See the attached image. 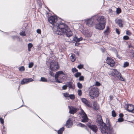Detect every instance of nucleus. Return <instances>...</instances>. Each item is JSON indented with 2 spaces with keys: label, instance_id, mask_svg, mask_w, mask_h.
Returning <instances> with one entry per match:
<instances>
[{
  "label": "nucleus",
  "instance_id": "nucleus-34",
  "mask_svg": "<svg viewBox=\"0 0 134 134\" xmlns=\"http://www.w3.org/2000/svg\"><path fill=\"white\" fill-rule=\"evenodd\" d=\"M69 97L70 99H73L75 98V96L74 94H70L69 95Z\"/></svg>",
  "mask_w": 134,
  "mask_h": 134
},
{
  "label": "nucleus",
  "instance_id": "nucleus-38",
  "mask_svg": "<svg viewBox=\"0 0 134 134\" xmlns=\"http://www.w3.org/2000/svg\"><path fill=\"white\" fill-rule=\"evenodd\" d=\"M80 114L81 115H82V116H85L87 115L86 114L85 112L82 110H81V113Z\"/></svg>",
  "mask_w": 134,
  "mask_h": 134
},
{
  "label": "nucleus",
  "instance_id": "nucleus-23",
  "mask_svg": "<svg viewBox=\"0 0 134 134\" xmlns=\"http://www.w3.org/2000/svg\"><path fill=\"white\" fill-rule=\"evenodd\" d=\"M82 118H83V119L81 120L82 122H85L88 121V118L87 115L82 116Z\"/></svg>",
  "mask_w": 134,
  "mask_h": 134
},
{
  "label": "nucleus",
  "instance_id": "nucleus-49",
  "mask_svg": "<svg viewBox=\"0 0 134 134\" xmlns=\"http://www.w3.org/2000/svg\"><path fill=\"white\" fill-rule=\"evenodd\" d=\"M33 46V44L32 43H29L28 44V48H31Z\"/></svg>",
  "mask_w": 134,
  "mask_h": 134
},
{
  "label": "nucleus",
  "instance_id": "nucleus-21",
  "mask_svg": "<svg viewBox=\"0 0 134 134\" xmlns=\"http://www.w3.org/2000/svg\"><path fill=\"white\" fill-rule=\"evenodd\" d=\"M117 77L121 81H124V79L122 76L121 75L120 73H119V74L116 76V77Z\"/></svg>",
  "mask_w": 134,
  "mask_h": 134
},
{
  "label": "nucleus",
  "instance_id": "nucleus-24",
  "mask_svg": "<svg viewBox=\"0 0 134 134\" xmlns=\"http://www.w3.org/2000/svg\"><path fill=\"white\" fill-rule=\"evenodd\" d=\"M75 55L74 54H72L70 57V59L72 62H74L75 59Z\"/></svg>",
  "mask_w": 134,
  "mask_h": 134
},
{
  "label": "nucleus",
  "instance_id": "nucleus-29",
  "mask_svg": "<svg viewBox=\"0 0 134 134\" xmlns=\"http://www.w3.org/2000/svg\"><path fill=\"white\" fill-rule=\"evenodd\" d=\"M85 36L87 37H89L91 36V34L89 32L88 33V32L87 31L85 32Z\"/></svg>",
  "mask_w": 134,
  "mask_h": 134
},
{
  "label": "nucleus",
  "instance_id": "nucleus-55",
  "mask_svg": "<svg viewBox=\"0 0 134 134\" xmlns=\"http://www.w3.org/2000/svg\"><path fill=\"white\" fill-rule=\"evenodd\" d=\"M37 33L40 34L41 33V30L40 29H38L37 30Z\"/></svg>",
  "mask_w": 134,
  "mask_h": 134
},
{
  "label": "nucleus",
  "instance_id": "nucleus-5",
  "mask_svg": "<svg viewBox=\"0 0 134 134\" xmlns=\"http://www.w3.org/2000/svg\"><path fill=\"white\" fill-rule=\"evenodd\" d=\"M96 17H93L87 20L86 24L89 26L91 27L94 25L95 23L96 22Z\"/></svg>",
  "mask_w": 134,
  "mask_h": 134
},
{
  "label": "nucleus",
  "instance_id": "nucleus-36",
  "mask_svg": "<svg viewBox=\"0 0 134 134\" xmlns=\"http://www.w3.org/2000/svg\"><path fill=\"white\" fill-rule=\"evenodd\" d=\"M124 120L123 118H120L118 119V121L119 122H122Z\"/></svg>",
  "mask_w": 134,
  "mask_h": 134
},
{
  "label": "nucleus",
  "instance_id": "nucleus-45",
  "mask_svg": "<svg viewBox=\"0 0 134 134\" xmlns=\"http://www.w3.org/2000/svg\"><path fill=\"white\" fill-rule=\"evenodd\" d=\"M126 33L127 35L129 36L131 35V32L129 30L127 31Z\"/></svg>",
  "mask_w": 134,
  "mask_h": 134
},
{
  "label": "nucleus",
  "instance_id": "nucleus-51",
  "mask_svg": "<svg viewBox=\"0 0 134 134\" xmlns=\"http://www.w3.org/2000/svg\"><path fill=\"white\" fill-rule=\"evenodd\" d=\"M0 121L2 124H4V120L2 118H0Z\"/></svg>",
  "mask_w": 134,
  "mask_h": 134
},
{
  "label": "nucleus",
  "instance_id": "nucleus-2",
  "mask_svg": "<svg viewBox=\"0 0 134 134\" xmlns=\"http://www.w3.org/2000/svg\"><path fill=\"white\" fill-rule=\"evenodd\" d=\"M105 19L104 16L96 18V28L99 30H103L105 27Z\"/></svg>",
  "mask_w": 134,
  "mask_h": 134
},
{
  "label": "nucleus",
  "instance_id": "nucleus-8",
  "mask_svg": "<svg viewBox=\"0 0 134 134\" xmlns=\"http://www.w3.org/2000/svg\"><path fill=\"white\" fill-rule=\"evenodd\" d=\"M57 19L56 16H52L48 18L49 22L53 25V26L55 24L57 23Z\"/></svg>",
  "mask_w": 134,
  "mask_h": 134
},
{
  "label": "nucleus",
  "instance_id": "nucleus-58",
  "mask_svg": "<svg viewBox=\"0 0 134 134\" xmlns=\"http://www.w3.org/2000/svg\"><path fill=\"white\" fill-rule=\"evenodd\" d=\"M77 38L76 36L74 37L73 39L74 41L75 42L77 41Z\"/></svg>",
  "mask_w": 134,
  "mask_h": 134
},
{
  "label": "nucleus",
  "instance_id": "nucleus-41",
  "mask_svg": "<svg viewBox=\"0 0 134 134\" xmlns=\"http://www.w3.org/2000/svg\"><path fill=\"white\" fill-rule=\"evenodd\" d=\"M34 64L33 63L31 62L29 64V68H31L33 66Z\"/></svg>",
  "mask_w": 134,
  "mask_h": 134
},
{
  "label": "nucleus",
  "instance_id": "nucleus-30",
  "mask_svg": "<svg viewBox=\"0 0 134 134\" xmlns=\"http://www.w3.org/2000/svg\"><path fill=\"white\" fill-rule=\"evenodd\" d=\"M77 87L80 89L82 88V84L79 82H78L77 83Z\"/></svg>",
  "mask_w": 134,
  "mask_h": 134
},
{
  "label": "nucleus",
  "instance_id": "nucleus-35",
  "mask_svg": "<svg viewBox=\"0 0 134 134\" xmlns=\"http://www.w3.org/2000/svg\"><path fill=\"white\" fill-rule=\"evenodd\" d=\"M129 65V63L127 62H126L124 63V64L123 66L125 68L127 67Z\"/></svg>",
  "mask_w": 134,
  "mask_h": 134
},
{
  "label": "nucleus",
  "instance_id": "nucleus-42",
  "mask_svg": "<svg viewBox=\"0 0 134 134\" xmlns=\"http://www.w3.org/2000/svg\"><path fill=\"white\" fill-rule=\"evenodd\" d=\"M68 86L67 85H64L62 87V89L63 90H66L67 89Z\"/></svg>",
  "mask_w": 134,
  "mask_h": 134
},
{
  "label": "nucleus",
  "instance_id": "nucleus-4",
  "mask_svg": "<svg viewBox=\"0 0 134 134\" xmlns=\"http://www.w3.org/2000/svg\"><path fill=\"white\" fill-rule=\"evenodd\" d=\"M98 92L97 89L92 88L89 92V94L92 99L97 97L98 96Z\"/></svg>",
  "mask_w": 134,
  "mask_h": 134
},
{
  "label": "nucleus",
  "instance_id": "nucleus-54",
  "mask_svg": "<svg viewBox=\"0 0 134 134\" xmlns=\"http://www.w3.org/2000/svg\"><path fill=\"white\" fill-rule=\"evenodd\" d=\"M100 84L98 82L96 81V85L97 86H99Z\"/></svg>",
  "mask_w": 134,
  "mask_h": 134
},
{
  "label": "nucleus",
  "instance_id": "nucleus-46",
  "mask_svg": "<svg viewBox=\"0 0 134 134\" xmlns=\"http://www.w3.org/2000/svg\"><path fill=\"white\" fill-rule=\"evenodd\" d=\"M78 95L79 96H80L82 94L81 91L80 90H79L78 91Z\"/></svg>",
  "mask_w": 134,
  "mask_h": 134
},
{
  "label": "nucleus",
  "instance_id": "nucleus-6",
  "mask_svg": "<svg viewBox=\"0 0 134 134\" xmlns=\"http://www.w3.org/2000/svg\"><path fill=\"white\" fill-rule=\"evenodd\" d=\"M59 66L58 65L57 62H52L50 63V69L52 71L57 70L58 69Z\"/></svg>",
  "mask_w": 134,
  "mask_h": 134
},
{
  "label": "nucleus",
  "instance_id": "nucleus-63",
  "mask_svg": "<svg viewBox=\"0 0 134 134\" xmlns=\"http://www.w3.org/2000/svg\"><path fill=\"white\" fill-rule=\"evenodd\" d=\"M113 99V97L111 96H110V99L111 100Z\"/></svg>",
  "mask_w": 134,
  "mask_h": 134
},
{
  "label": "nucleus",
  "instance_id": "nucleus-14",
  "mask_svg": "<svg viewBox=\"0 0 134 134\" xmlns=\"http://www.w3.org/2000/svg\"><path fill=\"white\" fill-rule=\"evenodd\" d=\"M73 125L72 121L69 119L68 120L66 121L65 126L67 127L70 128Z\"/></svg>",
  "mask_w": 134,
  "mask_h": 134
},
{
  "label": "nucleus",
  "instance_id": "nucleus-50",
  "mask_svg": "<svg viewBox=\"0 0 134 134\" xmlns=\"http://www.w3.org/2000/svg\"><path fill=\"white\" fill-rule=\"evenodd\" d=\"M19 70L21 71H23L24 70L25 68L24 66H22L19 68Z\"/></svg>",
  "mask_w": 134,
  "mask_h": 134
},
{
  "label": "nucleus",
  "instance_id": "nucleus-12",
  "mask_svg": "<svg viewBox=\"0 0 134 134\" xmlns=\"http://www.w3.org/2000/svg\"><path fill=\"white\" fill-rule=\"evenodd\" d=\"M68 87L69 89H72L74 90L75 88L74 83L72 81H70L67 83Z\"/></svg>",
  "mask_w": 134,
  "mask_h": 134
},
{
  "label": "nucleus",
  "instance_id": "nucleus-1",
  "mask_svg": "<svg viewBox=\"0 0 134 134\" xmlns=\"http://www.w3.org/2000/svg\"><path fill=\"white\" fill-rule=\"evenodd\" d=\"M53 30L55 35L58 37L65 35L67 37H70L72 35V32L67 25L61 22H57L55 24Z\"/></svg>",
  "mask_w": 134,
  "mask_h": 134
},
{
  "label": "nucleus",
  "instance_id": "nucleus-15",
  "mask_svg": "<svg viewBox=\"0 0 134 134\" xmlns=\"http://www.w3.org/2000/svg\"><path fill=\"white\" fill-rule=\"evenodd\" d=\"M81 100L82 102L84 103L86 105L89 107H91V106L90 104V102H88V101L85 98H82L81 99Z\"/></svg>",
  "mask_w": 134,
  "mask_h": 134
},
{
  "label": "nucleus",
  "instance_id": "nucleus-61",
  "mask_svg": "<svg viewBox=\"0 0 134 134\" xmlns=\"http://www.w3.org/2000/svg\"><path fill=\"white\" fill-rule=\"evenodd\" d=\"M24 25L25 26V28H26V26H27V24H26L25 23L24 24Z\"/></svg>",
  "mask_w": 134,
  "mask_h": 134
},
{
  "label": "nucleus",
  "instance_id": "nucleus-62",
  "mask_svg": "<svg viewBox=\"0 0 134 134\" xmlns=\"http://www.w3.org/2000/svg\"><path fill=\"white\" fill-rule=\"evenodd\" d=\"M80 41V40H79V39L78 38H77V41H76V42H79Z\"/></svg>",
  "mask_w": 134,
  "mask_h": 134
},
{
  "label": "nucleus",
  "instance_id": "nucleus-48",
  "mask_svg": "<svg viewBox=\"0 0 134 134\" xmlns=\"http://www.w3.org/2000/svg\"><path fill=\"white\" fill-rule=\"evenodd\" d=\"M77 68L80 69L82 68L83 67V65H82L80 64L77 66Z\"/></svg>",
  "mask_w": 134,
  "mask_h": 134
},
{
  "label": "nucleus",
  "instance_id": "nucleus-47",
  "mask_svg": "<svg viewBox=\"0 0 134 134\" xmlns=\"http://www.w3.org/2000/svg\"><path fill=\"white\" fill-rule=\"evenodd\" d=\"M20 35L22 36H25V32L23 31L22 32H21L20 33Z\"/></svg>",
  "mask_w": 134,
  "mask_h": 134
},
{
  "label": "nucleus",
  "instance_id": "nucleus-7",
  "mask_svg": "<svg viewBox=\"0 0 134 134\" xmlns=\"http://www.w3.org/2000/svg\"><path fill=\"white\" fill-rule=\"evenodd\" d=\"M64 75V74L62 71H60L57 72L55 75V79L56 81L58 83H62V82L59 80L58 79V78L60 76Z\"/></svg>",
  "mask_w": 134,
  "mask_h": 134
},
{
  "label": "nucleus",
  "instance_id": "nucleus-32",
  "mask_svg": "<svg viewBox=\"0 0 134 134\" xmlns=\"http://www.w3.org/2000/svg\"><path fill=\"white\" fill-rule=\"evenodd\" d=\"M77 126H80L81 127H84L85 126L84 124L81 123H79L77 124Z\"/></svg>",
  "mask_w": 134,
  "mask_h": 134
},
{
  "label": "nucleus",
  "instance_id": "nucleus-3",
  "mask_svg": "<svg viewBox=\"0 0 134 134\" xmlns=\"http://www.w3.org/2000/svg\"><path fill=\"white\" fill-rule=\"evenodd\" d=\"M99 129L103 134H108L107 132L106 129L107 126L106 124L102 122L99 124Z\"/></svg>",
  "mask_w": 134,
  "mask_h": 134
},
{
  "label": "nucleus",
  "instance_id": "nucleus-59",
  "mask_svg": "<svg viewBox=\"0 0 134 134\" xmlns=\"http://www.w3.org/2000/svg\"><path fill=\"white\" fill-rule=\"evenodd\" d=\"M79 44L77 43V42H76L75 43V45L76 46H78Z\"/></svg>",
  "mask_w": 134,
  "mask_h": 134
},
{
  "label": "nucleus",
  "instance_id": "nucleus-13",
  "mask_svg": "<svg viewBox=\"0 0 134 134\" xmlns=\"http://www.w3.org/2000/svg\"><path fill=\"white\" fill-rule=\"evenodd\" d=\"M68 107L70 113L73 114L77 111L76 108L74 107H72L71 108L70 106H68Z\"/></svg>",
  "mask_w": 134,
  "mask_h": 134
},
{
  "label": "nucleus",
  "instance_id": "nucleus-25",
  "mask_svg": "<svg viewBox=\"0 0 134 134\" xmlns=\"http://www.w3.org/2000/svg\"><path fill=\"white\" fill-rule=\"evenodd\" d=\"M64 130V127L61 128L58 131V134H62Z\"/></svg>",
  "mask_w": 134,
  "mask_h": 134
},
{
  "label": "nucleus",
  "instance_id": "nucleus-11",
  "mask_svg": "<svg viewBox=\"0 0 134 134\" xmlns=\"http://www.w3.org/2000/svg\"><path fill=\"white\" fill-rule=\"evenodd\" d=\"M34 80L32 78L24 79L21 81V84L22 85L25 84L27 83L32 81Z\"/></svg>",
  "mask_w": 134,
  "mask_h": 134
},
{
  "label": "nucleus",
  "instance_id": "nucleus-20",
  "mask_svg": "<svg viewBox=\"0 0 134 134\" xmlns=\"http://www.w3.org/2000/svg\"><path fill=\"white\" fill-rule=\"evenodd\" d=\"M93 108L96 110H98L99 108V105L96 102H93Z\"/></svg>",
  "mask_w": 134,
  "mask_h": 134
},
{
  "label": "nucleus",
  "instance_id": "nucleus-27",
  "mask_svg": "<svg viewBox=\"0 0 134 134\" xmlns=\"http://www.w3.org/2000/svg\"><path fill=\"white\" fill-rule=\"evenodd\" d=\"M106 124L107 125V126H109L111 125L110 122V121L108 118H107L106 119Z\"/></svg>",
  "mask_w": 134,
  "mask_h": 134
},
{
  "label": "nucleus",
  "instance_id": "nucleus-22",
  "mask_svg": "<svg viewBox=\"0 0 134 134\" xmlns=\"http://www.w3.org/2000/svg\"><path fill=\"white\" fill-rule=\"evenodd\" d=\"M114 72L112 73V74L113 76L116 77V76L119 74V73L117 70L115 69H114Z\"/></svg>",
  "mask_w": 134,
  "mask_h": 134
},
{
  "label": "nucleus",
  "instance_id": "nucleus-53",
  "mask_svg": "<svg viewBox=\"0 0 134 134\" xmlns=\"http://www.w3.org/2000/svg\"><path fill=\"white\" fill-rule=\"evenodd\" d=\"M49 74L52 76H53L54 75V74L52 71H50Z\"/></svg>",
  "mask_w": 134,
  "mask_h": 134
},
{
  "label": "nucleus",
  "instance_id": "nucleus-52",
  "mask_svg": "<svg viewBox=\"0 0 134 134\" xmlns=\"http://www.w3.org/2000/svg\"><path fill=\"white\" fill-rule=\"evenodd\" d=\"M115 30L116 33H117L118 35L120 34V32L119 29L116 28V29Z\"/></svg>",
  "mask_w": 134,
  "mask_h": 134
},
{
  "label": "nucleus",
  "instance_id": "nucleus-57",
  "mask_svg": "<svg viewBox=\"0 0 134 134\" xmlns=\"http://www.w3.org/2000/svg\"><path fill=\"white\" fill-rule=\"evenodd\" d=\"M87 125L89 128H90V127L91 126V125H92L90 122H88L87 123Z\"/></svg>",
  "mask_w": 134,
  "mask_h": 134
},
{
  "label": "nucleus",
  "instance_id": "nucleus-9",
  "mask_svg": "<svg viewBox=\"0 0 134 134\" xmlns=\"http://www.w3.org/2000/svg\"><path fill=\"white\" fill-rule=\"evenodd\" d=\"M106 61L107 64L109 65L110 66L113 67L114 66L115 62L112 58L107 57Z\"/></svg>",
  "mask_w": 134,
  "mask_h": 134
},
{
  "label": "nucleus",
  "instance_id": "nucleus-33",
  "mask_svg": "<svg viewBox=\"0 0 134 134\" xmlns=\"http://www.w3.org/2000/svg\"><path fill=\"white\" fill-rule=\"evenodd\" d=\"M112 115L113 117H115L116 116V114L115 111L114 110H113L112 111Z\"/></svg>",
  "mask_w": 134,
  "mask_h": 134
},
{
  "label": "nucleus",
  "instance_id": "nucleus-40",
  "mask_svg": "<svg viewBox=\"0 0 134 134\" xmlns=\"http://www.w3.org/2000/svg\"><path fill=\"white\" fill-rule=\"evenodd\" d=\"M123 39L125 40H127L129 39V37L127 36H125L123 37Z\"/></svg>",
  "mask_w": 134,
  "mask_h": 134
},
{
  "label": "nucleus",
  "instance_id": "nucleus-17",
  "mask_svg": "<svg viewBox=\"0 0 134 134\" xmlns=\"http://www.w3.org/2000/svg\"><path fill=\"white\" fill-rule=\"evenodd\" d=\"M115 23L120 27H123V25L122 24V20L118 19L117 20H115Z\"/></svg>",
  "mask_w": 134,
  "mask_h": 134
},
{
  "label": "nucleus",
  "instance_id": "nucleus-56",
  "mask_svg": "<svg viewBox=\"0 0 134 134\" xmlns=\"http://www.w3.org/2000/svg\"><path fill=\"white\" fill-rule=\"evenodd\" d=\"M119 116L120 117V118H122V117L124 116L123 114L122 113H120L119 114Z\"/></svg>",
  "mask_w": 134,
  "mask_h": 134
},
{
  "label": "nucleus",
  "instance_id": "nucleus-10",
  "mask_svg": "<svg viewBox=\"0 0 134 134\" xmlns=\"http://www.w3.org/2000/svg\"><path fill=\"white\" fill-rule=\"evenodd\" d=\"M127 110L129 112L134 113V106L132 104H130L127 105Z\"/></svg>",
  "mask_w": 134,
  "mask_h": 134
},
{
  "label": "nucleus",
  "instance_id": "nucleus-43",
  "mask_svg": "<svg viewBox=\"0 0 134 134\" xmlns=\"http://www.w3.org/2000/svg\"><path fill=\"white\" fill-rule=\"evenodd\" d=\"M77 71L78 70L76 68H74L72 69V72H73L74 73L75 72H77Z\"/></svg>",
  "mask_w": 134,
  "mask_h": 134
},
{
  "label": "nucleus",
  "instance_id": "nucleus-64",
  "mask_svg": "<svg viewBox=\"0 0 134 134\" xmlns=\"http://www.w3.org/2000/svg\"><path fill=\"white\" fill-rule=\"evenodd\" d=\"M28 51H31V48H28Z\"/></svg>",
  "mask_w": 134,
  "mask_h": 134
},
{
  "label": "nucleus",
  "instance_id": "nucleus-39",
  "mask_svg": "<svg viewBox=\"0 0 134 134\" xmlns=\"http://www.w3.org/2000/svg\"><path fill=\"white\" fill-rule=\"evenodd\" d=\"M64 96L66 97H69V95L68 93L66 92L63 94Z\"/></svg>",
  "mask_w": 134,
  "mask_h": 134
},
{
  "label": "nucleus",
  "instance_id": "nucleus-16",
  "mask_svg": "<svg viewBox=\"0 0 134 134\" xmlns=\"http://www.w3.org/2000/svg\"><path fill=\"white\" fill-rule=\"evenodd\" d=\"M107 130L109 134H111L114 132V130L111 125L107 126L106 130Z\"/></svg>",
  "mask_w": 134,
  "mask_h": 134
},
{
  "label": "nucleus",
  "instance_id": "nucleus-26",
  "mask_svg": "<svg viewBox=\"0 0 134 134\" xmlns=\"http://www.w3.org/2000/svg\"><path fill=\"white\" fill-rule=\"evenodd\" d=\"M109 26H107V27L106 30L104 31V34H105L106 35L109 32Z\"/></svg>",
  "mask_w": 134,
  "mask_h": 134
},
{
  "label": "nucleus",
  "instance_id": "nucleus-37",
  "mask_svg": "<svg viewBox=\"0 0 134 134\" xmlns=\"http://www.w3.org/2000/svg\"><path fill=\"white\" fill-rule=\"evenodd\" d=\"M121 12V10L119 8H118L116 9V13L117 14H119Z\"/></svg>",
  "mask_w": 134,
  "mask_h": 134
},
{
  "label": "nucleus",
  "instance_id": "nucleus-31",
  "mask_svg": "<svg viewBox=\"0 0 134 134\" xmlns=\"http://www.w3.org/2000/svg\"><path fill=\"white\" fill-rule=\"evenodd\" d=\"M81 75V74L80 72H77L76 73L75 75V76L77 78L79 77Z\"/></svg>",
  "mask_w": 134,
  "mask_h": 134
},
{
  "label": "nucleus",
  "instance_id": "nucleus-18",
  "mask_svg": "<svg viewBox=\"0 0 134 134\" xmlns=\"http://www.w3.org/2000/svg\"><path fill=\"white\" fill-rule=\"evenodd\" d=\"M90 128L91 130H92L94 132L96 133L98 130V127L97 126L95 125H92L90 127Z\"/></svg>",
  "mask_w": 134,
  "mask_h": 134
},
{
  "label": "nucleus",
  "instance_id": "nucleus-19",
  "mask_svg": "<svg viewBox=\"0 0 134 134\" xmlns=\"http://www.w3.org/2000/svg\"><path fill=\"white\" fill-rule=\"evenodd\" d=\"M97 121L98 123V124L103 122L101 116L100 115H98L97 116Z\"/></svg>",
  "mask_w": 134,
  "mask_h": 134
},
{
  "label": "nucleus",
  "instance_id": "nucleus-44",
  "mask_svg": "<svg viewBox=\"0 0 134 134\" xmlns=\"http://www.w3.org/2000/svg\"><path fill=\"white\" fill-rule=\"evenodd\" d=\"M84 77L83 76H80L79 77V80L80 81H83L84 80Z\"/></svg>",
  "mask_w": 134,
  "mask_h": 134
},
{
  "label": "nucleus",
  "instance_id": "nucleus-28",
  "mask_svg": "<svg viewBox=\"0 0 134 134\" xmlns=\"http://www.w3.org/2000/svg\"><path fill=\"white\" fill-rule=\"evenodd\" d=\"M40 81L43 82H47V79L44 77H41Z\"/></svg>",
  "mask_w": 134,
  "mask_h": 134
},
{
  "label": "nucleus",
  "instance_id": "nucleus-60",
  "mask_svg": "<svg viewBox=\"0 0 134 134\" xmlns=\"http://www.w3.org/2000/svg\"><path fill=\"white\" fill-rule=\"evenodd\" d=\"M79 40H80V41L82 40V38L81 37H80V38H79Z\"/></svg>",
  "mask_w": 134,
  "mask_h": 134
}]
</instances>
